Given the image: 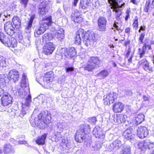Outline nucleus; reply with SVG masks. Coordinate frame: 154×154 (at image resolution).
Wrapping results in <instances>:
<instances>
[{"mask_svg":"<svg viewBox=\"0 0 154 154\" xmlns=\"http://www.w3.org/2000/svg\"><path fill=\"white\" fill-rule=\"evenodd\" d=\"M79 129L82 131H83V132H84L85 134H88L91 131L89 125L88 124H85L83 125L82 128Z\"/></svg>","mask_w":154,"mask_h":154,"instance_id":"obj_32","label":"nucleus"},{"mask_svg":"<svg viewBox=\"0 0 154 154\" xmlns=\"http://www.w3.org/2000/svg\"><path fill=\"white\" fill-rule=\"evenodd\" d=\"M12 21L16 28H18L20 27L21 24V21L18 16L14 17L12 19Z\"/></svg>","mask_w":154,"mask_h":154,"instance_id":"obj_26","label":"nucleus"},{"mask_svg":"<svg viewBox=\"0 0 154 154\" xmlns=\"http://www.w3.org/2000/svg\"><path fill=\"white\" fill-rule=\"evenodd\" d=\"M61 132L52 129L50 134L51 137L54 139V141L56 142H57L62 137V135L61 134Z\"/></svg>","mask_w":154,"mask_h":154,"instance_id":"obj_17","label":"nucleus"},{"mask_svg":"<svg viewBox=\"0 0 154 154\" xmlns=\"http://www.w3.org/2000/svg\"><path fill=\"white\" fill-rule=\"evenodd\" d=\"M1 97H2L1 100L3 106H5L11 103L12 98L9 94L6 88H2L1 90Z\"/></svg>","mask_w":154,"mask_h":154,"instance_id":"obj_4","label":"nucleus"},{"mask_svg":"<svg viewBox=\"0 0 154 154\" xmlns=\"http://www.w3.org/2000/svg\"><path fill=\"white\" fill-rule=\"evenodd\" d=\"M130 12V11L129 10H127L126 11V15L125 18V20L126 21H127L130 17L129 13Z\"/></svg>","mask_w":154,"mask_h":154,"instance_id":"obj_58","label":"nucleus"},{"mask_svg":"<svg viewBox=\"0 0 154 154\" xmlns=\"http://www.w3.org/2000/svg\"><path fill=\"white\" fill-rule=\"evenodd\" d=\"M109 74V73L107 70L104 69L97 73V76L101 77L102 78H104L107 77Z\"/></svg>","mask_w":154,"mask_h":154,"instance_id":"obj_36","label":"nucleus"},{"mask_svg":"<svg viewBox=\"0 0 154 154\" xmlns=\"http://www.w3.org/2000/svg\"><path fill=\"white\" fill-rule=\"evenodd\" d=\"M29 1V0H21L20 3L22 5H23L24 8H25Z\"/></svg>","mask_w":154,"mask_h":154,"instance_id":"obj_53","label":"nucleus"},{"mask_svg":"<svg viewBox=\"0 0 154 154\" xmlns=\"http://www.w3.org/2000/svg\"><path fill=\"white\" fill-rule=\"evenodd\" d=\"M113 143L115 147V150L120 148L122 145L121 141L118 139L115 140Z\"/></svg>","mask_w":154,"mask_h":154,"instance_id":"obj_35","label":"nucleus"},{"mask_svg":"<svg viewBox=\"0 0 154 154\" xmlns=\"http://www.w3.org/2000/svg\"><path fill=\"white\" fill-rule=\"evenodd\" d=\"M88 121L89 122L92 124H95L97 121V120L96 117H93L89 118L88 119Z\"/></svg>","mask_w":154,"mask_h":154,"instance_id":"obj_50","label":"nucleus"},{"mask_svg":"<svg viewBox=\"0 0 154 154\" xmlns=\"http://www.w3.org/2000/svg\"><path fill=\"white\" fill-rule=\"evenodd\" d=\"M35 17V15L33 14L31 16L30 19L28 22L32 23L33 20L34 19Z\"/></svg>","mask_w":154,"mask_h":154,"instance_id":"obj_62","label":"nucleus"},{"mask_svg":"<svg viewBox=\"0 0 154 154\" xmlns=\"http://www.w3.org/2000/svg\"><path fill=\"white\" fill-rule=\"evenodd\" d=\"M79 14L80 13L77 10L74 11L73 13H72L71 15L72 20H73L74 18H75L80 16Z\"/></svg>","mask_w":154,"mask_h":154,"instance_id":"obj_44","label":"nucleus"},{"mask_svg":"<svg viewBox=\"0 0 154 154\" xmlns=\"http://www.w3.org/2000/svg\"><path fill=\"white\" fill-rule=\"evenodd\" d=\"M2 66L3 68L6 67V64L5 62V58L3 56L1 57V66Z\"/></svg>","mask_w":154,"mask_h":154,"instance_id":"obj_45","label":"nucleus"},{"mask_svg":"<svg viewBox=\"0 0 154 154\" xmlns=\"http://www.w3.org/2000/svg\"><path fill=\"white\" fill-rule=\"evenodd\" d=\"M133 25L134 27H136L138 28V19L137 16L135 17V19L134 20V22L133 24Z\"/></svg>","mask_w":154,"mask_h":154,"instance_id":"obj_51","label":"nucleus"},{"mask_svg":"<svg viewBox=\"0 0 154 154\" xmlns=\"http://www.w3.org/2000/svg\"><path fill=\"white\" fill-rule=\"evenodd\" d=\"M38 119L36 118L34 119L33 122L35 125L41 129H44L47 125V124L44 121L45 116L42 113L40 114L38 116Z\"/></svg>","mask_w":154,"mask_h":154,"instance_id":"obj_5","label":"nucleus"},{"mask_svg":"<svg viewBox=\"0 0 154 154\" xmlns=\"http://www.w3.org/2000/svg\"><path fill=\"white\" fill-rule=\"evenodd\" d=\"M30 37H25L23 40V42H21L26 47H28L30 44Z\"/></svg>","mask_w":154,"mask_h":154,"instance_id":"obj_37","label":"nucleus"},{"mask_svg":"<svg viewBox=\"0 0 154 154\" xmlns=\"http://www.w3.org/2000/svg\"><path fill=\"white\" fill-rule=\"evenodd\" d=\"M146 51L143 48L142 49L139 48L138 54L140 58H142L144 54H145Z\"/></svg>","mask_w":154,"mask_h":154,"instance_id":"obj_41","label":"nucleus"},{"mask_svg":"<svg viewBox=\"0 0 154 154\" xmlns=\"http://www.w3.org/2000/svg\"><path fill=\"white\" fill-rule=\"evenodd\" d=\"M107 147V149L109 151H111L113 150H115V147L113 142L108 145Z\"/></svg>","mask_w":154,"mask_h":154,"instance_id":"obj_48","label":"nucleus"},{"mask_svg":"<svg viewBox=\"0 0 154 154\" xmlns=\"http://www.w3.org/2000/svg\"><path fill=\"white\" fill-rule=\"evenodd\" d=\"M8 75L7 77V75L6 74H4L1 75V87H2V88H3V89H5V88H6V83H8Z\"/></svg>","mask_w":154,"mask_h":154,"instance_id":"obj_23","label":"nucleus"},{"mask_svg":"<svg viewBox=\"0 0 154 154\" xmlns=\"http://www.w3.org/2000/svg\"><path fill=\"white\" fill-rule=\"evenodd\" d=\"M31 101V97L30 95H29L26 97V101L22 105L23 108L26 106L27 107H29L30 106V103Z\"/></svg>","mask_w":154,"mask_h":154,"instance_id":"obj_33","label":"nucleus"},{"mask_svg":"<svg viewBox=\"0 0 154 154\" xmlns=\"http://www.w3.org/2000/svg\"><path fill=\"white\" fill-rule=\"evenodd\" d=\"M137 135L140 139H143L149 134V130L145 127L140 126L137 129Z\"/></svg>","mask_w":154,"mask_h":154,"instance_id":"obj_8","label":"nucleus"},{"mask_svg":"<svg viewBox=\"0 0 154 154\" xmlns=\"http://www.w3.org/2000/svg\"><path fill=\"white\" fill-rule=\"evenodd\" d=\"M41 22H45L47 24L51 25V24L52 23L51 17L49 16L44 18Z\"/></svg>","mask_w":154,"mask_h":154,"instance_id":"obj_38","label":"nucleus"},{"mask_svg":"<svg viewBox=\"0 0 154 154\" xmlns=\"http://www.w3.org/2000/svg\"><path fill=\"white\" fill-rule=\"evenodd\" d=\"M85 133L83 131L79 129L77 131L75 135V140L76 141L79 143L82 142L84 140H85Z\"/></svg>","mask_w":154,"mask_h":154,"instance_id":"obj_15","label":"nucleus"},{"mask_svg":"<svg viewBox=\"0 0 154 154\" xmlns=\"http://www.w3.org/2000/svg\"><path fill=\"white\" fill-rule=\"evenodd\" d=\"M101 146L100 143H97L94 146V149L98 150L101 148Z\"/></svg>","mask_w":154,"mask_h":154,"instance_id":"obj_56","label":"nucleus"},{"mask_svg":"<svg viewBox=\"0 0 154 154\" xmlns=\"http://www.w3.org/2000/svg\"><path fill=\"white\" fill-rule=\"evenodd\" d=\"M65 124L66 123L63 122H58L57 125L55 126L53 129L52 130L62 132L63 131V128L65 127Z\"/></svg>","mask_w":154,"mask_h":154,"instance_id":"obj_24","label":"nucleus"},{"mask_svg":"<svg viewBox=\"0 0 154 154\" xmlns=\"http://www.w3.org/2000/svg\"><path fill=\"white\" fill-rule=\"evenodd\" d=\"M145 35L144 33H142L140 35V37L139 38V40L141 42L140 43H143V40L144 38Z\"/></svg>","mask_w":154,"mask_h":154,"instance_id":"obj_61","label":"nucleus"},{"mask_svg":"<svg viewBox=\"0 0 154 154\" xmlns=\"http://www.w3.org/2000/svg\"><path fill=\"white\" fill-rule=\"evenodd\" d=\"M54 78L53 75V72L50 71L47 72L43 78V81L45 83H49L53 80Z\"/></svg>","mask_w":154,"mask_h":154,"instance_id":"obj_19","label":"nucleus"},{"mask_svg":"<svg viewBox=\"0 0 154 154\" xmlns=\"http://www.w3.org/2000/svg\"><path fill=\"white\" fill-rule=\"evenodd\" d=\"M47 137V134H44L41 137H39L35 140L36 143L38 145H43L45 143V140Z\"/></svg>","mask_w":154,"mask_h":154,"instance_id":"obj_30","label":"nucleus"},{"mask_svg":"<svg viewBox=\"0 0 154 154\" xmlns=\"http://www.w3.org/2000/svg\"><path fill=\"white\" fill-rule=\"evenodd\" d=\"M90 6L93 9L96 8L99 5V1L96 0H93L92 2L90 3Z\"/></svg>","mask_w":154,"mask_h":154,"instance_id":"obj_42","label":"nucleus"},{"mask_svg":"<svg viewBox=\"0 0 154 154\" xmlns=\"http://www.w3.org/2000/svg\"><path fill=\"white\" fill-rule=\"evenodd\" d=\"M51 25L47 24L45 22H42L41 23V25L40 26L43 29H45V31L46 29L48 28V26Z\"/></svg>","mask_w":154,"mask_h":154,"instance_id":"obj_47","label":"nucleus"},{"mask_svg":"<svg viewBox=\"0 0 154 154\" xmlns=\"http://www.w3.org/2000/svg\"><path fill=\"white\" fill-rule=\"evenodd\" d=\"M143 49L146 50V48H148L149 50H150L151 48V46L149 44H147L146 43H144L143 46Z\"/></svg>","mask_w":154,"mask_h":154,"instance_id":"obj_57","label":"nucleus"},{"mask_svg":"<svg viewBox=\"0 0 154 154\" xmlns=\"http://www.w3.org/2000/svg\"><path fill=\"white\" fill-rule=\"evenodd\" d=\"M28 107H27L26 106V107H25L24 108H23V107L22 106V109L20 114V116H23L24 115L26 114V112L25 111V110L27 109Z\"/></svg>","mask_w":154,"mask_h":154,"instance_id":"obj_54","label":"nucleus"},{"mask_svg":"<svg viewBox=\"0 0 154 154\" xmlns=\"http://www.w3.org/2000/svg\"><path fill=\"white\" fill-rule=\"evenodd\" d=\"M38 12L42 15L46 14L49 8L47 3L45 2H42L40 3L38 7Z\"/></svg>","mask_w":154,"mask_h":154,"instance_id":"obj_10","label":"nucleus"},{"mask_svg":"<svg viewBox=\"0 0 154 154\" xmlns=\"http://www.w3.org/2000/svg\"><path fill=\"white\" fill-rule=\"evenodd\" d=\"M102 63L97 57H91L87 64L84 67L85 70L91 72L93 69L99 67L101 66Z\"/></svg>","mask_w":154,"mask_h":154,"instance_id":"obj_1","label":"nucleus"},{"mask_svg":"<svg viewBox=\"0 0 154 154\" xmlns=\"http://www.w3.org/2000/svg\"><path fill=\"white\" fill-rule=\"evenodd\" d=\"M145 146H147L149 150L152 149L154 147V144L153 143H145Z\"/></svg>","mask_w":154,"mask_h":154,"instance_id":"obj_52","label":"nucleus"},{"mask_svg":"<svg viewBox=\"0 0 154 154\" xmlns=\"http://www.w3.org/2000/svg\"><path fill=\"white\" fill-rule=\"evenodd\" d=\"M1 42L3 45L8 47L14 48L17 46V42L16 39L14 38H9L3 33H1Z\"/></svg>","mask_w":154,"mask_h":154,"instance_id":"obj_3","label":"nucleus"},{"mask_svg":"<svg viewBox=\"0 0 154 154\" xmlns=\"http://www.w3.org/2000/svg\"><path fill=\"white\" fill-rule=\"evenodd\" d=\"M44 29H43V28H42V27L40 26V27L37 30L36 29V33L38 35H39L43 33L45 31Z\"/></svg>","mask_w":154,"mask_h":154,"instance_id":"obj_49","label":"nucleus"},{"mask_svg":"<svg viewBox=\"0 0 154 154\" xmlns=\"http://www.w3.org/2000/svg\"><path fill=\"white\" fill-rule=\"evenodd\" d=\"M32 23L28 22L25 27V30L26 33H29L31 31Z\"/></svg>","mask_w":154,"mask_h":154,"instance_id":"obj_39","label":"nucleus"},{"mask_svg":"<svg viewBox=\"0 0 154 154\" xmlns=\"http://www.w3.org/2000/svg\"><path fill=\"white\" fill-rule=\"evenodd\" d=\"M4 29L6 33L9 35H12L15 32V28L11 22L5 23L4 25Z\"/></svg>","mask_w":154,"mask_h":154,"instance_id":"obj_12","label":"nucleus"},{"mask_svg":"<svg viewBox=\"0 0 154 154\" xmlns=\"http://www.w3.org/2000/svg\"><path fill=\"white\" fill-rule=\"evenodd\" d=\"M117 100V94L115 93H110L103 99V103L105 105H108L112 103Z\"/></svg>","mask_w":154,"mask_h":154,"instance_id":"obj_7","label":"nucleus"},{"mask_svg":"<svg viewBox=\"0 0 154 154\" xmlns=\"http://www.w3.org/2000/svg\"><path fill=\"white\" fill-rule=\"evenodd\" d=\"M124 106L122 103H116L113 105V110L115 113L120 112L123 110Z\"/></svg>","mask_w":154,"mask_h":154,"instance_id":"obj_22","label":"nucleus"},{"mask_svg":"<svg viewBox=\"0 0 154 154\" xmlns=\"http://www.w3.org/2000/svg\"><path fill=\"white\" fill-rule=\"evenodd\" d=\"M117 119L119 122V121L121 123L124 122L125 121V119L124 115L122 114H121L117 116Z\"/></svg>","mask_w":154,"mask_h":154,"instance_id":"obj_43","label":"nucleus"},{"mask_svg":"<svg viewBox=\"0 0 154 154\" xmlns=\"http://www.w3.org/2000/svg\"><path fill=\"white\" fill-rule=\"evenodd\" d=\"M93 134L95 136L96 138L102 139L105 137V135L102 132L99 128L96 127L94 128L93 131Z\"/></svg>","mask_w":154,"mask_h":154,"instance_id":"obj_18","label":"nucleus"},{"mask_svg":"<svg viewBox=\"0 0 154 154\" xmlns=\"http://www.w3.org/2000/svg\"><path fill=\"white\" fill-rule=\"evenodd\" d=\"M55 49V46L52 42L48 43L44 46L43 53L46 55H48L52 54Z\"/></svg>","mask_w":154,"mask_h":154,"instance_id":"obj_11","label":"nucleus"},{"mask_svg":"<svg viewBox=\"0 0 154 154\" xmlns=\"http://www.w3.org/2000/svg\"><path fill=\"white\" fill-rule=\"evenodd\" d=\"M75 23H80L83 21V19L81 17V16H79L75 18H74L73 20Z\"/></svg>","mask_w":154,"mask_h":154,"instance_id":"obj_46","label":"nucleus"},{"mask_svg":"<svg viewBox=\"0 0 154 154\" xmlns=\"http://www.w3.org/2000/svg\"><path fill=\"white\" fill-rule=\"evenodd\" d=\"M144 116L142 114H140L136 117V124L138 125L140 124L144 120Z\"/></svg>","mask_w":154,"mask_h":154,"instance_id":"obj_31","label":"nucleus"},{"mask_svg":"<svg viewBox=\"0 0 154 154\" xmlns=\"http://www.w3.org/2000/svg\"><path fill=\"white\" fill-rule=\"evenodd\" d=\"M139 63L140 65H143V69L147 72H152V68L149 66V64L146 59L140 61Z\"/></svg>","mask_w":154,"mask_h":154,"instance_id":"obj_20","label":"nucleus"},{"mask_svg":"<svg viewBox=\"0 0 154 154\" xmlns=\"http://www.w3.org/2000/svg\"><path fill=\"white\" fill-rule=\"evenodd\" d=\"M29 85L28 79L24 74H23L22 75V79L20 82V85L21 88H25Z\"/></svg>","mask_w":154,"mask_h":154,"instance_id":"obj_28","label":"nucleus"},{"mask_svg":"<svg viewBox=\"0 0 154 154\" xmlns=\"http://www.w3.org/2000/svg\"><path fill=\"white\" fill-rule=\"evenodd\" d=\"M3 151L5 154H11L14 153L15 150L11 145L8 144L5 145Z\"/></svg>","mask_w":154,"mask_h":154,"instance_id":"obj_21","label":"nucleus"},{"mask_svg":"<svg viewBox=\"0 0 154 154\" xmlns=\"http://www.w3.org/2000/svg\"><path fill=\"white\" fill-rule=\"evenodd\" d=\"M107 21L105 17H100L97 20L98 30L100 32H105L106 30Z\"/></svg>","mask_w":154,"mask_h":154,"instance_id":"obj_9","label":"nucleus"},{"mask_svg":"<svg viewBox=\"0 0 154 154\" xmlns=\"http://www.w3.org/2000/svg\"><path fill=\"white\" fill-rule=\"evenodd\" d=\"M131 129L132 130V128H130L129 129L126 130L123 134L125 139L130 141L133 140L134 137V134L132 133Z\"/></svg>","mask_w":154,"mask_h":154,"instance_id":"obj_16","label":"nucleus"},{"mask_svg":"<svg viewBox=\"0 0 154 154\" xmlns=\"http://www.w3.org/2000/svg\"><path fill=\"white\" fill-rule=\"evenodd\" d=\"M96 41V39L94 33L93 32H91L89 31L85 32L83 41L86 46H91L93 45L94 42Z\"/></svg>","mask_w":154,"mask_h":154,"instance_id":"obj_2","label":"nucleus"},{"mask_svg":"<svg viewBox=\"0 0 154 154\" xmlns=\"http://www.w3.org/2000/svg\"><path fill=\"white\" fill-rule=\"evenodd\" d=\"M52 38L51 34L50 33H45L42 36V41L44 43L47 44L48 43H50L49 41Z\"/></svg>","mask_w":154,"mask_h":154,"instance_id":"obj_27","label":"nucleus"},{"mask_svg":"<svg viewBox=\"0 0 154 154\" xmlns=\"http://www.w3.org/2000/svg\"><path fill=\"white\" fill-rule=\"evenodd\" d=\"M150 0H146V4L145 5V7L146 8L149 9V6L150 4Z\"/></svg>","mask_w":154,"mask_h":154,"instance_id":"obj_60","label":"nucleus"},{"mask_svg":"<svg viewBox=\"0 0 154 154\" xmlns=\"http://www.w3.org/2000/svg\"><path fill=\"white\" fill-rule=\"evenodd\" d=\"M116 18L117 20H119L120 19L119 17L121 15L122 12L121 11H117L116 12Z\"/></svg>","mask_w":154,"mask_h":154,"instance_id":"obj_55","label":"nucleus"},{"mask_svg":"<svg viewBox=\"0 0 154 154\" xmlns=\"http://www.w3.org/2000/svg\"><path fill=\"white\" fill-rule=\"evenodd\" d=\"M131 29L130 27H127L125 29V32L128 34H130Z\"/></svg>","mask_w":154,"mask_h":154,"instance_id":"obj_64","label":"nucleus"},{"mask_svg":"<svg viewBox=\"0 0 154 154\" xmlns=\"http://www.w3.org/2000/svg\"><path fill=\"white\" fill-rule=\"evenodd\" d=\"M131 51V49L130 47L128 48V51L125 55V57L126 58H128L130 55V53Z\"/></svg>","mask_w":154,"mask_h":154,"instance_id":"obj_59","label":"nucleus"},{"mask_svg":"<svg viewBox=\"0 0 154 154\" xmlns=\"http://www.w3.org/2000/svg\"><path fill=\"white\" fill-rule=\"evenodd\" d=\"M55 35L58 40L62 41L64 38V30L63 29H60L56 32Z\"/></svg>","mask_w":154,"mask_h":154,"instance_id":"obj_25","label":"nucleus"},{"mask_svg":"<svg viewBox=\"0 0 154 154\" xmlns=\"http://www.w3.org/2000/svg\"><path fill=\"white\" fill-rule=\"evenodd\" d=\"M85 34V32L82 29H79L76 32L75 36V43L77 45H80L81 43V37L83 40L84 35Z\"/></svg>","mask_w":154,"mask_h":154,"instance_id":"obj_13","label":"nucleus"},{"mask_svg":"<svg viewBox=\"0 0 154 154\" xmlns=\"http://www.w3.org/2000/svg\"><path fill=\"white\" fill-rule=\"evenodd\" d=\"M8 78L9 80L13 79L14 82L18 80L19 78L18 72L15 69L10 70L8 74Z\"/></svg>","mask_w":154,"mask_h":154,"instance_id":"obj_14","label":"nucleus"},{"mask_svg":"<svg viewBox=\"0 0 154 154\" xmlns=\"http://www.w3.org/2000/svg\"><path fill=\"white\" fill-rule=\"evenodd\" d=\"M61 54L68 58H70L75 56L76 51L74 48L72 47L68 51L66 48H62L60 50Z\"/></svg>","mask_w":154,"mask_h":154,"instance_id":"obj_6","label":"nucleus"},{"mask_svg":"<svg viewBox=\"0 0 154 154\" xmlns=\"http://www.w3.org/2000/svg\"><path fill=\"white\" fill-rule=\"evenodd\" d=\"M91 0H80L79 7L83 9H86L88 8Z\"/></svg>","mask_w":154,"mask_h":154,"instance_id":"obj_29","label":"nucleus"},{"mask_svg":"<svg viewBox=\"0 0 154 154\" xmlns=\"http://www.w3.org/2000/svg\"><path fill=\"white\" fill-rule=\"evenodd\" d=\"M51 116L50 113H48L46 115V116L44 118V121L47 124L51 122Z\"/></svg>","mask_w":154,"mask_h":154,"instance_id":"obj_40","label":"nucleus"},{"mask_svg":"<svg viewBox=\"0 0 154 154\" xmlns=\"http://www.w3.org/2000/svg\"><path fill=\"white\" fill-rule=\"evenodd\" d=\"M131 148L129 146L125 145L122 149V154H131Z\"/></svg>","mask_w":154,"mask_h":154,"instance_id":"obj_34","label":"nucleus"},{"mask_svg":"<svg viewBox=\"0 0 154 154\" xmlns=\"http://www.w3.org/2000/svg\"><path fill=\"white\" fill-rule=\"evenodd\" d=\"M74 70V68L72 67H69L66 68V72H72Z\"/></svg>","mask_w":154,"mask_h":154,"instance_id":"obj_63","label":"nucleus"}]
</instances>
